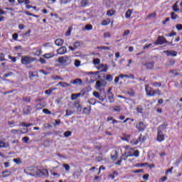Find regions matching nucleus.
<instances>
[{
	"mask_svg": "<svg viewBox=\"0 0 182 182\" xmlns=\"http://www.w3.org/2000/svg\"><path fill=\"white\" fill-rule=\"evenodd\" d=\"M30 171H31V176H36V177H48L49 176V172L46 169L38 170L36 168H28Z\"/></svg>",
	"mask_w": 182,
	"mask_h": 182,
	"instance_id": "1",
	"label": "nucleus"
},
{
	"mask_svg": "<svg viewBox=\"0 0 182 182\" xmlns=\"http://www.w3.org/2000/svg\"><path fill=\"white\" fill-rule=\"evenodd\" d=\"M166 130V125L162 124L159 126L158 129V133L156 136V140L159 143H161V141H164L166 140V134H164V131Z\"/></svg>",
	"mask_w": 182,
	"mask_h": 182,
	"instance_id": "2",
	"label": "nucleus"
},
{
	"mask_svg": "<svg viewBox=\"0 0 182 182\" xmlns=\"http://www.w3.org/2000/svg\"><path fill=\"white\" fill-rule=\"evenodd\" d=\"M124 157H139L140 156V152L139 151H134L133 149L130 148L129 146H125V153L124 154Z\"/></svg>",
	"mask_w": 182,
	"mask_h": 182,
	"instance_id": "3",
	"label": "nucleus"
},
{
	"mask_svg": "<svg viewBox=\"0 0 182 182\" xmlns=\"http://www.w3.org/2000/svg\"><path fill=\"white\" fill-rule=\"evenodd\" d=\"M58 62L63 66H68V65H70V63H72V58L68 55H65L58 58Z\"/></svg>",
	"mask_w": 182,
	"mask_h": 182,
	"instance_id": "4",
	"label": "nucleus"
},
{
	"mask_svg": "<svg viewBox=\"0 0 182 182\" xmlns=\"http://www.w3.org/2000/svg\"><path fill=\"white\" fill-rule=\"evenodd\" d=\"M107 82L105 80H98L95 83V89L99 92H103L105 90V87L107 86Z\"/></svg>",
	"mask_w": 182,
	"mask_h": 182,
	"instance_id": "5",
	"label": "nucleus"
},
{
	"mask_svg": "<svg viewBox=\"0 0 182 182\" xmlns=\"http://www.w3.org/2000/svg\"><path fill=\"white\" fill-rule=\"evenodd\" d=\"M32 62H35V58L29 56H23L21 58V63L22 65H29V63H32Z\"/></svg>",
	"mask_w": 182,
	"mask_h": 182,
	"instance_id": "6",
	"label": "nucleus"
},
{
	"mask_svg": "<svg viewBox=\"0 0 182 182\" xmlns=\"http://www.w3.org/2000/svg\"><path fill=\"white\" fill-rule=\"evenodd\" d=\"M145 90L147 96H149V97L155 96L154 90L151 88L150 86L146 85Z\"/></svg>",
	"mask_w": 182,
	"mask_h": 182,
	"instance_id": "7",
	"label": "nucleus"
},
{
	"mask_svg": "<svg viewBox=\"0 0 182 182\" xmlns=\"http://www.w3.org/2000/svg\"><path fill=\"white\" fill-rule=\"evenodd\" d=\"M164 43H168V41L163 36H159L157 41L154 43V45H164Z\"/></svg>",
	"mask_w": 182,
	"mask_h": 182,
	"instance_id": "8",
	"label": "nucleus"
},
{
	"mask_svg": "<svg viewBox=\"0 0 182 182\" xmlns=\"http://www.w3.org/2000/svg\"><path fill=\"white\" fill-rule=\"evenodd\" d=\"M8 147H9V142H6V139L0 140V149H8Z\"/></svg>",
	"mask_w": 182,
	"mask_h": 182,
	"instance_id": "9",
	"label": "nucleus"
},
{
	"mask_svg": "<svg viewBox=\"0 0 182 182\" xmlns=\"http://www.w3.org/2000/svg\"><path fill=\"white\" fill-rule=\"evenodd\" d=\"M136 127L139 130V132H144V129H146V126H144V124L141 122H139L136 125Z\"/></svg>",
	"mask_w": 182,
	"mask_h": 182,
	"instance_id": "10",
	"label": "nucleus"
},
{
	"mask_svg": "<svg viewBox=\"0 0 182 182\" xmlns=\"http://www.w3.org/2000/svg\"><path fill=\"white\" fill-rule=\"evenodd\" d=\"M98 70H101V72H107L108 68L107 65H105L103 64H100L99 65L96 66Z\"/></svg>",
	"mask_w": 182,
	"mask_h": 182,
	"instance_id": "11",
	"label": "nucleus"
},
{
	"mask_svg": "<svg viewBox=\"0 0 182 182\" xmlns=\"http://www.w3.org/2000/svg\"><path fill=\"white\" fill-rule=\"evenodd\" d=\"M66 52H68V49H66L65 46H62L57 50V53H58V55H65Z\"/></svg>",
	"mask_w": 182,
	"mask_h": 182,
	"instance_id": "12",
	"label": "nucleus"
},
{
	"mask_svg": "<svg viewBox=\"0 0 182 182\" xmlns=\"http://www.w3.org/2000/svg\"><path fill=\"white\" fill-rule=\"evenodd\" d=\"M173 12H181V9L178 8V1H176L172 6Z\"/></svg>",
	"mask_w": 182,
	"mask_h": 182,
	"instance_id": "13",
	"label": "nucleus"
},
{
	"mask_svg": "<svg viewBox=\"0 0 182 182\" xmlns=\"http://www.w3.org/2000/svg\"><path fill=\"white\" fill-rule=\"evenodd\" d=\"M64 43H65V41H63V39L62 38H58L55 41V44L57 46H62V45H63Z\"/></svg>",
	"mask_w": 182,
	"mask_h": 182,
	"instance_id": "14",
	"label": "nucleus"
},
{
	"mask_svg": "<svg viewBox=\"0 0 182 182\" xmlns=\"http://www.w3.org/2000/svg\"><path fill=\"white\" fill-rule=\"evenodd\" d=\"M57 86H60L61 87H70V84L65 82H60L57 84Z\"/></svg>",
	"mask_w": 182,
	"mask_h": 182,
	"instance_id": "15",
	"label": "nucleus"
},
{
	"mask_svg": "<svg viewBox=\"0 0 182 182\" xmlns=\"http://www.w3.org/2000/svg\"><path fill=\"white\" fill-rule=\"evenodd\" d=\"M55 57V53H46L43 55V58H44V59H51V58Z\"/></svg>",
	"mask_w": 182,
	"mask_h": 182,
	"instance_id": "16",
	"label": "nucleus"
},
{
	"mask_svg": "<svg viewBox=\"0 0 182 182\" xmlns=\"http://www.w3.org/2000/svg\"><path fill=\"white\" fill-rule=\"evenodd\" d=\"M164 53H166L167 56H177V51H164Z\"/></svg>",
	"mask_w": 182,
	"mask_h": 182,
	"instance_id": "17",
	"label": "nucleus"
},
{
	"mask_svg": "<svg viewBox=\"0 0 182 182\" xmlns=\"http://www.w3.org/2000/svg\"><path fill=\"white\" fill-rule=\"evenodd\" d=\"M42 53V50L40 48H35L33 52L34 56H40Z\"/></svg>",
	"mask_w": 182,
	"mask_h": 182,
	"instance_id": "18",
	"label": "nucleus"
},
{
	"mask_svg": "<svg viewBox=\"0 0 182 182\" xmlns=\"http://www.w3.org/2000/svg\"><path fill=\"white\" fill-rule=\"evenodd\" d=\"M17 2L19 5H22V4H24V5H29V4H31L30 0H17Z\"/></svg>",
	"mask_w": 182,
	"mask_h": 182,
	"instance_id": "19",
	"label": "nucleus"
},
{
	"mask_svg": "<svg viewBox=\"0 0 182 182\" xmlns=\"http://www.w3.org/2000/svg\"><path fill=\"white\" fill-rule=\"evenodd\" d=\"M132 14H133V10L132 9H129L126 14H125V18L126 19H129L132 16Z\"/></svg>",
	"mask_w": 182,
	"mask_h": 182,
	"instance_id": "20",
	"label": "nucleus"
},
{
	"mask_svg": "<svg viewBox=\"0 0 182 182\" xmlns=\"http://www.w3.org/2000/svg\"><path fill=\"white\" fill-rule=\"evenodd\" d=\"M145 66L147 69H153L154 68V62L146 63Z\"/></svg>",
	"mask_w": 182,
	"mask_h": 182,
	"instance_id": "21",
	"label": "nucleus"
},
{
	"mask_svg": "<svg viewBox=\"0 0 182 182\" xmlns=\"http://www.w3.org/2000/svg\"><path fill=\"white\" fill-rule=\"evenodd\" d=\"M88 103H90V105H92V106H95V105L99 103V102L96 100L95 98H91L88 100Z\"/></svg>",
	"mask_w": 182,
	"mask_h": 182,
	"instance_id": "22",
	"label": "nucleus"
},
{
	"mask_svg": "<svg viewBox=\"0 0 182 182\" xmlns=\"http://www.w3.org/2000/svg\"><path fill=\"white\" fill-rule=\"evenodd\" d=\"M119 176V173L117 171H114L112 174L109 175V177L112 178V180H114L116 177Z\"/></svg>",
	"mask_w": 182,
	"mask_h": 182,
	"instance_id": "23",
	"label": "nucleus"
},
{
	"mask_svg": "<svg viewBox=\"0 0 182 182\" xmlns=\"http://www.w3.org/2000/svg\"><path fill=\"white\" fill-rule=\"evenodd\" d=\"M108 100H109V103H113L114 102V95L113 93L108 95Z\"/></svg>",
	"mask_w": 182,
	"mask_h": 182,
	"instance_id": "24",
	"label": "nucleus"
},
{
	"mask_svg": "<svg viewBox=\"0 0 182 182\" xmlns=\"http://www.w3.org/2000/svg\"><path fill=\"white\" fill-rule=\"evenodd\" d=\"M58 88L56 87H51L49 90H47L44 92V93H46V95H50V93H52V92H54V90H56Z\"/></svg>",
	"mask_w": 182,
	"mask_h": 182,
	"instance_id": "25",
	"label": "nucleus"
},
{
	"mask_svg": "<svg viewBox=\"0 0 182 182\" xmlns=\"http://www.w3.org/2000/svg\"><path fill=\"white\" fill-rule=\"evenodd\" d=\"M32 110V109L31 108V107H26L23 109V113L25 114H29V113H31V111Z\"/></svg>",
	"mask_w": 182,
	"mask_h": 182,
	"instance_id": "26",
	"label": "nucleus"
},
{
	"mask_svg": "<svg viewBox=\"0 0 182 182\" xmlns=\"http://www.w3.org/2000/svg\"><path fill=\"white\" fill-rule=\"evenodd\" d=\"M73 85H76V86H77V85H82V80L79 78L74 80L73 82Z\"/></svg>",
	"mask_w": 182,
	"mask_h": 182,
	"instance_id": "27",
	"label": "nucleus"
},
{
	"mask_svg": "<svg viewBox=\"0 0 182 182\" xmlns=\"http://www.w3.org/2000/svg\"><path fill=\"white\" fill-rule=\"evenodd\" d=\"M73 177L75 180H77L79 177H80V172H79V171H76L73 174Z\"/></svg>",
	"mask_w": 182,
	"mask_h": 182,
	"instance_id": "28",
	"label": "nucleus"
},
{
	"mask_svg": "<svg viewBox=\"0 0 182 182\" xmlns=\"http://www.w3.org/2000/svg\"><path fill=\"white\" fill-rule=\"evenodd\" d=\"M110 23V19H107V20H104L101 25H102V26H107V25H109Z\"/></svg>",
	"mask_w": 182,
	"mask_h": 182,
	"instance_id": "29",
	"label": "nucleus"
},
{
	"mask_svg": "<svg viewBox=\"0 0 182 182\" xmlns=\"http://www.w3.org/2000/svg\"><path fill=\"white\" fill-rule=\"evenodd\" d=\"M80 97V93L78 94H73L71 95V100H76V99H77V97Z\"/></svg>",
	"mask_w": 182,
	"mask_h": 182,
	"instance_id": "30",
	"label": "nucleus"
},
{
	"mask_svg": "<svg viewBox=\"0 0 182 182\" xmlns=\"http://www.w3.org/2000/svg\"><path fill=\"white\" fill-rule=\"evenodd\" d=\"M73 30V28H72V26H70L68 28V30L65 33V36H70V33H72Z\"/></svg>",
	"mask_w": 182,
	"mask_h": 182,
	"instance_id": "31",
	"label": "nucleus"
},
{
	"mask_svg": "<svg viewBox=\"0 0 182 182\" xmlns=\"http://www.w3.org/2000/svg\"><path fill=\"white\" fill-rule=\"evenodd\" d=\"M115 11L114 10H108L107 11V16H113V15H114Z\"/></svg>",
	"mask_w": 182,
	"mask_h": 182,
	"instance_id": "32",
	"label": "nucleus"
},
{
	"mask_svg": "<svg viewBox=\"0 0 182 182\" xmlns=\"http://www.w3.org/2000/svg\"><path fill=\"white\" fill-rule=\"evenodd\" d=\"M73 114V111H72L71 109H67L65 117H66L68 116H72Z\"/></svg>",
	"mask_w": 182,
	"mask_h": 182,
	"instance_id": "33",
	"label": "nucleus"
},
{
	"mask_svg": "<svg viewBox=\"0 0 182 182\" xmlns=\"http://www.w3.org/2000/svg\"><path fill=\"white\" fill-rule=\"evenodd\" d=\"M93 64L96 66V65H100V59L99 58H95L93 60Z\"/></svg>",
	"mask_w": 182,
	"mask_h": 182,
	"instance_id": "34",
	"label": "nucleus"
},
{
	"mask_svg": "<svg viewBox=\"0 0 182 182\" xmlns=\"http://www.w3.org/2000/svg\"><path fill=\"white\" fill-rule=\"evenodd\" d=\"M91 110H92V107H89L88 108H86V107L84 108V112L87 114H90Z\"/></svg>",
	"mask_w": 182,
	"mask_h": 182,
	"instance_id": "35",
	"label": "nucleus"
},
{
	"mask_svg": "<svg viewBox=\"0 0 182 182\" xmlns=\"http://www.w3.org/2000/svg\"><path fill=\"white\" fill-rule=\"evenodd\" d=\"M154 45H156V44H154H154L150 43V44L146 45L144 46L143 49H149V48H153V47H154Z\"/></svg>",
	"mask_w": 182,
	"mask_h": 182,
	"instance_id": "36",
	"label": "nucleus"
},
{
	"mask_svg": "<svg viewBox=\"0 0 182 182\" xmlns=\"http://www.w3.org/2000/svg\"><path fill=\"white\" fill-rule=\"evenodd\" d=\"M52 79L53 80H63V78H62L61 77H59L58 75H54L52 77Z\"/></svg>",
	"mask_w": 182,
	"mask_h": 182,
	"instance_id": "37",
	"label": "nucleus"
},
{
	"mask_svg": "<svg viewBox=\"0 0 182 182\" xmlns=\"http://www.w3.org/2000/svg\"><path fill=\"white\" fill-rule=\"evenodd\" d=\"M177 35V33L174 31H172L170 33L166 34V36H167L168 38H171V36H176Z\"/></svg>",
	"mask_w": 182,
	"mask_h": 182,
	"instance_id": "38",
	"label": "nucleus"
},
{
	"mask_svg": "<svg viewBox=\"0 0 182 182\" xmlns=\"http://www.w3.org/2000/svg\"><path fill=\"white\" fill-rule=\"evenodd\" d=\"M10 174H11V171H5L3 172L4 177H9Z\"/></svg>",
	"mask_w": 182,
	"mask_h": 182,
	"instance_id": "39",
	"label": "nucleus"
},
{
	"mask_svg": "<svg viewBox=\"0 0 182 182\" xmlns=\"http://www.w3.org/2000/svg\"><path fill=\"white\" fill-rule=\"evenodd\" d=\"M171 19L175 20V19H177V18H178V16H177V14H176V13L172 12L171 14Z\"/></svg>",
	"mask_w": 182,
	"mask_h": 182,
	"instance_id": "40",
	"label": "nucleus"
},
{
	"mask_svg": "<svg viewBox=\"0 0 182 182\" xmlns=\"http://www.w3.org/2000/svg\"><path fill=\"white\" fill-rule=\"evenodd\" d=\"M139 140L132 139L131 141V144H132L133 146H136V144H139Z\"/></svg>",
	"mask_w": 182,
	"mask_h": 182,
	"instance_id": "41",
	"label": "nucleus"
},
{
	"mask_svg": "<svg viewBox=\"0 0 182 182\" xmlns=\"http://www.w3.org/2000/svg\"><path fill=\"white\" fill-rule=\"evenodd\" d=\"M136 112H137V113H143V107L139 106L136 108Z\"/></svg>",
	"mask_w": 182,
	"mask_h": 182,
	"instance_id": "42",
	"label": "nucleus"
},
{
	"mask_svg": "<svg viewBox=\"0 0 182 182\" xmlns=\"http://www.w3.org/2000/svg\"><path fill=\"white\" fill-rule=\"evenodd\" d=\"M106 80H107L108 82H112V80H113V76L110 75H107Z\"/></svg>",
	"mask_w": 182,
	"mask_h": 182,
	"instance_id": "43",
	"label": "nucleus"
},
{
	"mask_svg": "<svg viewBox=\"0 0 182 182\" xmlns=\"http://www.w3.org/2000/svg\"><path fill=\"white\" fill-rule=\"evenodd\" d=\"M63 166L65 171H69V170H70V166L69 165L64 164Z\"/></svg>",
	"mask_w": 182,
	"mask_h": 182,
	"instance_id": "44",
	"label": "nucleus"
},
{
	"mask_svg": "<svg viewBox=\"0 0 182 182\" xmlns=\"http://www.w3.org/2000/svg\"><path fill=\"white\" fill-rule=\"evenodd\" d=\"M13 161L16 164H21V163H22V161H21L20 159H14Z\"/></svg>",
	"mask_w": 182,
	"mask_h": 182,
	"instance_id": "45",
	"label": "nucleus"
},
{
	"mask_svg": "<svg viewBox=\"0 0 182 182\" xmlns=\"http://www.w3.org/2000/svg\"><path fill=\"white\" fill-rule=\"evenodd\" d=\"M65 137H70L72 136V132L67 131L64 133Z\"/></svg>",
	"mask_w": 182,
	"mask_h": 182,
	"instance_id": "46",
	"label": "nucleus"
},
{
	"mask_svg": "<svg viewBox=\"0 0 182 182\" xmlns=\"http://www.w3.org/2000/svg\"><path fill=\"white\" fill-rule=\"evenodd\" d=\"M23 143H28L29 141V136H24L22 138Z\"/></svg>",
	"mask_w": 182,
	"mask_h": 182,
	"instance_id": "47",
	"label": "nucleus"
},
{
	"mask_svg": "<svg viewBox=\"0 0 182 182\" xmlns=\"http://www.w3.org/2000/svg\"><path fill=\"white\" fill-rule=\"evenodd\" d=\"M75 68H79L80 66V60H76L74 63Z\"/></svg>",
	"mask_w": 182,
	"mask_h": 182,
	"instance_id": "48",
	"label": "nucleus"
},
{
	"mask_svg": "<svg viewBox=\"0 0 182 182\" xmlns=\"http://www.w3.org/2000/svg\"><path fill=\"white\" fill-rule=\"evenodd\" d=\"M37 110H41V109H43V105L42 104H37L36 106Z\"/></svg>",
	"mask_w": 182,
	"mask_h": 182,
	"instance_id": "49",
	"label": "nucleus"
},
{
	"mask_svg": "<svg viewBox=\"0 0 182 182\" xmlns=\"http://www.w3.org/2000/svg\"><path fill=\"white\" fill-rule=\"evenodd\" d=\"M86 31H92L93 29V26L92 25H87L85 26Z\"/></svg>",
	"mask_w": 182,
	"mask_h": 182,
	"instance_id": "50",
	"label": "nucleus"
},
{
	"mask_svg": "<svg viewBox=\"0 0 182 182\" xmlns=\"http://www.w3.org/2000/svg\"><path fill=\"white\" fill-rule=\"evenodd\" d=\"M100 49H101V50H110V47L102 46L100 48Z\"/></svg>",
	"mask_w": 182,
	"mask_h": 182,
	"instance_id": "51",
	"label": "nucleus"
},
{
	"mask_svg": "<svg viewBox=\"0 0 182 182\" xmlns=\"http://www.w3.org/2000/svg\"><path fill=\"white\" fill-rule=\"evenodd\" d=\"M123 139L125 140V141H130V135H125Z\"/></svg>",
	"mask_w": 182,
	"mask_h": 182,
	"instance_id": "52",
	"label": "nucleus"
},
{
	"mask_svg": "<svg viewBox=\"0 0 182 182\" xmlns=\"http://www.w3.org/2000/svg\"><path fill=\"white\" fill-rule=\"evenodd\" d=\"M35 76H36V75L33 74V72H30L28 73V77H30V79H33V77H35Z\"/></svg>",
	"mask_w": 182,
	"mask_h": 182,
	"instance_id": "53",
	"label": "nucleus"
},
{
	"mask_svg": "<svg viewBox=\"0 0 182 182\" xmlns=\"http://www.w3.org/2000/svg\"><path fill=\"white\" fill-rule=\"evenodd\" d=\"M79 46H80V43H79V42L74 43L73 47L75 48V49H77L79 48Z\"/></svg>",
	"mask_w": 182,
	"mask_h": 182,
	"instance_id": "54",
	"label": "nucleus"
},
{
	"mask_svg": "<svg viewBox=\"0 0 182 182\" xmlns=\"http://www.w3.org/2000/svg\"><path fill=\"white\" fill-rule=\"evenodd\" d=\"M21 126L23 127H31V126H32V124H26L25 122H23V123H21Z\"/></svg>",
	"mask_w": 182,
	"mask_h": 182,
	"instance_id": "55",
	"label": "nucleus"
},
{
	"mask_svg": "<svg viewBox=\"0 0 182 182\" xmlns=\"http://www.w3.org/2000/svg\"><path fill=\"white\" fill-rule=\"evenodd\" d=\"M43 113H45V114H51L52 112H50V111H49L48 109H43Z\"/></svg>",
	"mask_w": 182,
	"mask_h": 182,
	"instance_id": "56",
	"label": "nucleus"
},
{
	"mask_svg": "<svg viewBox=\"0 0 182 182\" xmlns=\"http://www.w3.org/2000/svg\"><path fill=\"white\" fill-rule=\"evenodd\" d=\"M0 60L1 62H4V60H5V55L3 53H0Z\"/></svg>",
	"mask_w": 182,
	"mask_h": 182,
	"instance_id": "57",
	"label": "nucleus"
},
{
	"mask_svg": "<svg viewBox=\"0 0 182 182\" xmlns=\"http://www.w3.org/2000/svg\"><path fill=\"white\" fill-rule=\"evenodd\" d=\"M9 58L11 59V60H12V62H14V63H15V62H16V57L9 55Z\"/></svg>",
	"mask_w": 182,
	"mask_h": 182,
	"instance_id": "58",
	"label": "nucleus"
},
{
	"mask_svg": "<svg viewBox=\"0 0 182 182\" xmlns=\"http://www.w3.org/2000/svg\"><path fill=\"white\" fill-rule=\"evenodd\" d=\"M93 96L95 97H96L97 99H99V97H100V95H99V92H93Z\"/></svg>",
	"mask_w": 182,
	"mask_h": 182,
	"instance_id": "59",
	"label": "nucleus"
},
{
	"mask_svg": "<svg viewBox=\"0 0 182 182\" xmlns=\"http://www.w3.org/2000/svg\"><path fill=\"white\" fill-rule=\"evenodd\" d=\"M18 33H14L13 35H12V38H13V39H14V41H17L18 40Z\"/></svg>",
	"mask_w": 182,
	"mask_h": 182,
	"instance_id": "60",
	"label": "nucleus"
},
{
	"mask_svg": "<svg viewBox=\"0 0 182 182\" xmlns=\"http://www.w3.org/2000/svg\"><path fill=\"white\" fill-rule=\"evenodd\" d=\"M176 28L178 31H182V24H177Z\"/></svg>",
	"mask_w": 182,
	"mask_h": 182,
	"instance_id": "61",
	"label": "nucleus"
},
{
	"mask_svg": "<svg viewBox=\"0 0 182 182\" xmlns=\"http://www.w3.org/2000/svg\"><path fill=\"white\" fill-rule=\"evenodd\" d=\"M15 123H16V122H9V123H8V124H9V126L10 127H15Z\"/></svg>",
	"mask_w": 182,
	"mask_h": 182,
	"instance_id": "62",
	"label": "nucleus"
},
{
	"mask_svg": "<svg viewBox=\"0 0 182 182\" xmlns=\"http://www.w3.org/2000/svg\"><path fill=\"white\" fill-rule=\"evenodd\" d=\"M97 73H99L98 72H89L87 73V75H92L93 76H96V75H97Z\"/></svg>",
	"mask_w": 182,
	"mask_h": 182,
	"instance_id": "63",
	"label": "nucleus"
},
{
	"mask_svg": "<svg viewBox=\"0 0 182 182\" xmlns=\"http://www.w3.org/2000/svg\"><path fill=\"white\" fill-rule=\"evenodd\" d=\"M130 34V31L129 30H126L124 32V34H123V36H127L128 35Z\"/></svg>",
	"mask_w": 182,
	"mask_h": 182,
	"instance_id": "64",
	"label": "nucleus"
}]
</instances>
